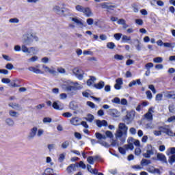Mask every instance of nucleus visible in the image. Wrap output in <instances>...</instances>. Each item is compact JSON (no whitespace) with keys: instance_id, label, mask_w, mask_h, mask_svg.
Returning a JSON list of instances; mask_svg holds the SVG:
<instances>
[{"instance_id":"obj_14","label":"nucleus","mask_w":175,"mask_h":175,"mask_svg":"<svg viewBox=\"0 0 175 175\" xmlns=\"http://www.w3.org/2000/svg\"><path fill=\"white\" fill-rule=\"evenodd\" d=\"M36 133H38V127L34 126L30 130L27 139L29 140H32V139L36 136Z\"/></svg>"},{"instance_id":"obj_21","label":"nucleus","mask_w":175,"mask_h":175,"mask_svg":"<svg viewBox=\"0 0 175 175\" xmlns=\"http://www.w3.org/2000/svg\"><path fill=\"white\" fill-rule=\"evenodd\" d=\"M116 84L114 85L115 90H121V85L124 84V82H122V79L118 78L116 80Z\"/></svg>"},{"instance_id":"obj_39","label":"nucleus","mask_w":175,"mask_h":175,"mask_svg":"<svg viewBox=\"0 0 175 175\" xmlns=\"http://www.w3.org/2000/svg\"><path fill=\"white\" fill-rule=\"evenodd\" d=\"M130 40L131 36L124 35L122 38V42H123L124 43H126V42H129Z\"/></svg>"},{"instance_id":"obj_50","label":"nucleus","mask_w":175,"mask_h":175,"mask_svg":"<svg viewBox=\"0 0 175 175\" xmlns=\"http://www.w3.org/2000/svg\"><path fill=\"white\" fill-rule=\"evenodd\" d=\"M63 117H65L66 118H70V117H72V116H73L72 114V113L70 112H65L64 113H62Z\"/></svg>"},{"instance_id":"obj_8","label":"nucleus","mask_w":175,"mask_h":175,"mask_svg":"<svg viewBox=\"0 0 175 175\" xmlns=\"http://www.w3.org/2000/svg\"><path fill=\"white\" fill-rule=\"evenodd\" d=\"M154 154H155V148L151 145H148L146 152L143 154V157L150 159L151 158V155H154Z\"/></svg>"},{"instance_id":"obj_45","label":"nucleus","mask_w":175,"mask_h":175,"mask_svg":"<svg viewBox=\"0 0 175 175\" xmlns=\"http://www.w3.org/2000/svg\"><path fill=\"white\" fill-rule=\"evenodd\" d=\"M146 94L147 99H149L150 100H151L152 99V93H151V91L148 90L146 91Z\"/></svg>"},{"instance_id":"obj_53","label":"nucleus","mask_w":175,"mask_h":175,"mask_svg":"<svg viewBox=\"0 0 175 175\" xmlns=\"http://www.w3.org/2000/svg\"><path fill=\"white\" fill-rule=\"evenodd\" d=\"M111 102H112L113 103H116V105H120V102H121V100L120 99V98L116 97V98H114L111 100Z\"/></svg>"},{"instance_id":"obj_40","label":"nucleus","mask_w":175,"mask_h":175,"mask_svg":"<svg viewBox=\"0 0 175 175\" xmlns=\"http://www.w3.org/2000/svg\"><path fill=\"white\" fill-rule=\"evenodd\" d=\"M75 9L76 10H77V12H80L81 13H83L84 12L85 8L80 5H76Z\"/></svg>"},{"instance_id":"obj_19","label":"nucleus","mask_w":175,"mask_h":175,"mask_svg":"<svg viewBox=\"0 0 175 175\" xmlns=\"http://www.w3.org/2000/svg\"><path fill=\"white\" fill-rule=\"evenodd\" d=\"M39 66H37L36 67H29V70L30 72H33V73H36V75H43V72L40 70L39 68Z\"/></svg>"},{"instance_id":"obj_37","label":"nucleus","mask_w":175,"mask_h":175,"mask_svg":"<svg viewBox=\"0 0 175 175\" xmlns=\"http://www.w3.org/2000/svg\"><path fill=\"white\" fill-rule=\"evenodd\" d=\"M107 47L110 50H114V49H116V44H114L113 42H108L107 44Z\"/></svg>"},{"instance_id":"obj_48","label":"nucleus","mask_w":175,"mask_h":175,"mask_svg":"<svg viewBox=\"0 0 175 175\" xmlns=\"http://www.w3.org/2000/svg\"><path fill=\"white\" fill-rule=\"evenodd\" d=\"M142 147H137L135 150V154L136 155H140L142 154Z\"/></svg>"},{"instance_id":"obj_1","label":"nucleus","mask_w":175,"mask_h":175,"mask_svg":"<svg viewBox=\"0 0 175 175\" xmlns=\"http://www.w3.org/2000/svg\"><path fill=\"white\" fill-rule=\"evenodd\" d=\"M33 40L35 42H39V37L38 36V33L33 30H30L24 33L22 36V42L24 44H27L29 46L31 43H33Z\"/></svg>"},{"instance_id":"obj_57","label":"nucleus","mask_w":175,"mask_h":175,"mask_svg":"<svg viewBox=\"0 0 175 175\" xmlns=\"http://www.w3.org/2000/svg\"><path fill=\"white\" fill-rule=\"evenodd\" d=\"M113 36L116 40H120L121 39V36H122V34L120 33H115Z\"/></svg>"},{"instance_id":"obj_3","label":"nucleus","mask_w":175,"mask_h":175,"mask_svg":"<svg viewBox=\"0 0 175 175\" xmlns=\"http://www.w3.org/2000/svg\"><path fill=\"white\" fill-rule=\"evenodd\" d=\"M128 132V127L124 123H120L118 129L115 133L116 140H120L121 143H124L126 140V133Z\"/></svg>"},{"instance_id":"obj_42","label":"nucleus","mask_w":175,"mask_h":175,"mask_svg":"<svg viewBox=\"0 0 175 175\" xmlns=\"http://www.w3.org/2000/svg\"><path fill=\"white\" fill-rule=\"evenodd\" d=\"M85 120L89 122H92L94 121V115L88 114Z\"/></svg>"},{"instance_id":"obj_31","label":"nucleus","mask_w":175,"mask_h":175,"mask_svg":"<svg viewBox=\"0 0 175 175\" xmlns=\"http://www.w3.org/2000/svg\"><path fill=\"white\" fill-rule=\"evenodd\" d=\"M150 164H151V161L147 160L146 159H143L141 161V165L142 166H147L148 165H150Z\"/></svg>"},{"instance_id":"obj_36","label":"nucleus","mask_w":175,"mask_h":175,"mask_svg":"<svg viewBox=\"0 0 175 175\" xmlns=\"http://www.w3.org/2000/svg\"><path fill=\"white\" fill-rule=\"evenodd\" d=\"M57 70V73H60V75H65L66 73V70L62 67H58Z\"/></svg>"},{"instance_id":"obj_34","label":"nucleus","mask_w":175,"mask_h":175,"mask_svg":"<svg viewBox=\"0 0 175 175\" xmlns=\"http://www.w3.org/2000/svg\"><path fill=\"white\" fill-rule=\"evenodd\" d=\"M125 150H133L135 146H133V144L129 143V144H126L124 146Z\"/></svg>"},{"instance_id":"obj_15","label":"nucleus","mask_w":175,"mask_h":175,"mask_svg":"<svg viewBox=\"0 0 175 175\" xmlns=\"http://www.w3.org/2000/svg\"><path fill=\"white\" fill-rule=\"evenodd\" d=\"M107 113L113 118H118V117H120V112L116 109H110L107 111Z\"/></svg>"},{"instance_id":"obj_46","label":"nucleus","mask_w":175,"mask_h":175,"mask_svg":"<svg viewBox=\"0 0 175 175\" xmlns=\"http://www.w3.org/2000/svg\"><path fill=\"white\" fill-rule=\"evenodd\" d=\"M38 59H39V57H38V56H33L28 59V62H36V61H38Z\"/></svg>"},{"instance_id":"obj_2","label":"nucleus","mask_w":175,"mask_h":175,"mask_svg":"<svg viewBox=\"0 0 175 175\" xmlns=\"http://www.w3.org/2000/svg\"><path fill=\"white\" fill-rule=\"evenodd\" d=\"M33 40L35 42H39V37L38 36V33L33 30H30L24 33L22 36V42L24 44H27L29 46L31 43H33Z\"/></svg>"},{"instance_id":"obj_12","label":"nucleus","mask_w":175,"mask_h":175,"mask_svg":"<svg viewBox=\"0 0 175 175\" xmlns=\"http://www.w3.org/2000/svg\"><path fill=\"white\" fill-rule=\"evenodd\" d=\"M72 73L76 76L79 80H83V70L78 67L72 69Z\"/></svg>"},{"instance_id":"obj_20","label":"nucleus","mask_w":175,"mask_h":175,"mask_svg":"<svg viewBox=\"0 0 175 175\" xmlns=\"http://www.w3.org/2000/svg\"><path fill=\"white\" fill-rule=\"evenodd\" d=\"M77 167V165L71 164L66 168V172L68 174H73V172H76V168Z\"/></svg>"},{"instance_id":"obj_61","label":"nucleus","mask_w":175,"mask_h":175,"mask_svg":"<svg viewBox=\"0 0 175 175\" xmlns=\"http://www.w3.org/2000/svg\"><path fill=\"white\" fill-rule=\"evenodd\" d=\"M88 163H90V165H94V157H89L87 159Z\"/></svg>"},{"instance_id":"obj_6","label":"nucleus","mask_w":175,"mask_h":175,"mask_svg":"<svg viewBox=\"0 0 175 175\" xmlns=\"http://www.w3.org/2000/svg\"><path fill=\"white\" fill-rule=\"evenodd\" d=\"M65 6H66L65 3H60L53 6V10L56 14H58V16L66 17V14H65V12H66L68 9H66Z\"/></svg>"},{"instance_id":"obj_38","label":"nucleus","mask_w":175,"mask_h":175,"mask_svg":"<svg viewBox=\"0 0 175 175\" xmlns=\"http://www.w3.org/2000/svg\"><path fill=\"white\" fill-rule=\"evenodd\" d=\"M9 23L11 24H18L20 23V20H18L17 18H10L9 20Z\"/></svg>"},{"instance_id":"obj_9","label":"nucleus","mask_w":175,"mask_h":175,"mask_svg":"<svg viewBox=\"0 0 175 175\" xmlns=\"http://www.w3.org/2000/svg\"><path fill=\"white\" fill-rule=\"evenodd\" d=\"M96 137L98 139V143H99V144H101V146H104V147H109V144L103 141L106 140L105 135H103L99 133H96Z\"/></svg>"},{"instance_id":"obj_7","label":"nucleus","mask_w":175,"mask_h":175,"mask_svg":"<svg viewBox=\"0 0 175 175\" xmlns=\"http://www.w3.org/2000/svg\"><path fill=\"white\" fill-rule=\"evenodd\" d=\"M42 69L45 73H49V75H52V76H58V72H57L54 66L49 67L46 65H42Z\"/></svg>"},{"instance_id":"obj_4","label":"nucleus","mask_w":175,"mask_h":175,"mask_svg":"<svg viewBox=\"0 0 175 175\" xmlns=\"http://www.w3.org/2000/svg\"><path fill=\"white\" fill-rule=\"evenodd\" d=\"M15 51H23L25 54H27V55H35L36 53H38V50H36V47L31 46L28 48L25 44H23L21 46L20 45H16L14 48Z\"/></svg>"},{"instance_id":"obj_16","label":"nucleus","mask_w":175,"mask_h":175,"mask_svg":"<svg viewBox=\"0 0 175 175\" xmlns=\"http://www.w3.org/2000/svg\"><path fill=\"white\" fill-rule=\"evenodd\" d=\"M152 113H154V107L149 108L148 112L145 114V118L148 121H152Z\"/></svg>"},{"instance_id":"obj_56","label":"nucleus","mask_w":175,"mask_h":175,"mask_svg":"<svg viewBox=\"0 0 175 175\" xmlns=\"http://www.w3.org/2000/svg\"><path fill=\"white\" fill-rule=\"evenodd\" d=\"M42 64H49L50 62V59L47 57L41 59Z\"/></svg>"},{"instance_id":"obj_29","label":"nucleus","mask_w":175,"mask_h":175,"mask_svg":"<svg viewBox=\"0 0 175 175\" xmlns=\"http://www.w3.org/2000/svg\"><path fill=\"white\" fill-rule=\"evenodd\" d=\"M5 124L8 125V126H14V120L13 119L8 118L5 120Z\"/></svg>"},{"instance_id":"obj_13","label":"nucleus","mask_w":175,"mask_h":175,"mask_svg":"<svg viewBox=\"0 0 175 175\" xmlns=\"http://www.w3.org/2000/svg\"><path fill=\"white\" fill-rule=\"evenodd\" d=\"M71 21H73V23H75V24H77L79 28H84V22L83 20L77 18V16L71 18Z\"/></svg>"},{"instance_id":"obj_33","label":"nucleus","mask_w":175,"mask_h":175,"mask_svg":"<svg viewBox=\"0 0 175 175\" xmlns=\"http://www.w3.org/2000/svg\"><path fill=\"white\" fill-rule=\"evenodd\" d=\"M70 122H71V124H72V125H79L80 124V123H79L78 118H72L70 120Z\"/></svg>"},{"instance_id":"obj_43","label":"nucleus","mask_w":175,"mask_h":175,"mask_svg":"<svg viewBox=\"0 0 175 175\" xmlns=\"http://www.w3.org/2000/svg\"><path fill=\"white\" fill-rule=\"evenodd\" d=\"M44 133V131H43V129H39L38 130H37L38 137H40L43 136Z\"/></svg>"},{"instance_id":"obj_18","label":"nucleus","mask_w":175,"mask_h":175,"mask_svg":"<svg viewBox=\"0 0 175 175\" xmlns=\"http://www.w3.org/2000/svg\"><path fill=\"white\" fill-rule=\"evenodd\" d=\"M8 106L12 107V109H14V110H18V111H21V110H23V107L18 103H10L8 104Z\"/></svg>"},{"instance_id":"obj_27","label":"nucleus","mask_w":175,"mask_h":175,"mask_svg":"<svg viewBox=\"0 0 175 175\" xmlns=\"http://www.w3.org/2000/svg\"><path fill=\"white\" fill-rule=\"evenodd\" d=\"M137 84L138 85H140L142 84V81H140V79H137L135 81H132L129 84V87L132 88V87H133V85H136Z\"/></svg>"},{"instance_id":"obj_10","label":"nucleus","mask_w":175,"mask_h":175,"mask_svg":"<svg viewBox=\"0 0 175 175\" xmlns=\"http://www.w3.org/2000/svg\"><path fill=\"white\" fill-rule=\"evenodd\" d=\"M159 131H161V133H166L168 136H173V131L169 126H159Z\"/></svg>"},{"instance_id":"obj_51","label":"nucleus","mask_w":175,"mask_h":175,"mask_svg":"<svg viewBox=\"0 0 175 175\" xmlns=\"http://www.w3.org/2000/svg\"><path fill=\"white\" fill-rule=\"evenodd\" d=\"M145 68L148 70H150V69H151V68H154V64H152V63H148V64H146L145 65Z\"/></svg>"},{"instance_id":"obj_52","label":"nucleus","mask_w":175,"mask_h":175,"mask_svg":"<svg viewBox=\"0 0 175 175\" xmlns=\"http://www.w3.org/2000/svg\"><path fill=\"white\" fill-rule=\"evenodd\" d=\"M162 98H163V95H162V94H158L156 95V100L159 102L161 100H162Z\"/></svg>"},{"instance_id":"obj_44","label":"nucleus","mask_w":175,"mask_h":175,"mask_svg":"<svg viewBox=\"0 0 175 175\" xmlns=\"http://www.w3.org/2000/svg\"><path fill=\"white\" fill-rule=\"evenodd\" d=\"M168 161H169L170 165H173L175 162V154H172L171 157H170Z\"/></svg>"},{"instance_id":"obj_54","label":"nucleus","mask_w":175,"mask_h":175,"mask_svg":"<svg viewBox=\"0 0 175 175\" xmlns=\"http://www.w3.org/2000/svg\"><path fill=\"white\" fill-rule=\"evenodd\" d=\"M53 170L51 168H46L44 170V174H53Z\"/></svg>"},{"instance_id":"obj_41","label":"nucleus","mask_w":175,"mask_h":175,"mask_svg":"<svg viewBox=\"0 0 175 175\" xmlns=\"http://www.w3.org/2000/svg\"><path fill=\"white\" fill-rule=\"evenodd\" d=\"M131 139L136 147H143L140 146V141L138 139H133V138H131Z\"/></svg>"},{"instance_id":"obj_62","label":"nucleus","mask_w":175,"mask_h":175,"mask_svg":"<svg viewBox=\"0 0 175 175\" xmlns=\"http://www.w3.org/2000/svg\"><path fill=\"white\" fill-rule=\"evenodd\" d=\"M48 148H49V151L54 150V148H55V144H48Z\"/></svg>"},{"instance_id":"obj_58","label":"nucleus","mask_w":175,"mask_h":175,"mask_svg":"<svg viewBox=\"0 0 175 175\" xmlns=\"http://www.w3.org/2000/svg\"><path fill=\"white\" fill-rule=\"evenodd\" d=\"M6 69H9V70H12L14 68V66L13 64L8 63L5 66Z\"/></svg>"},{"instance_id":"obj_59","label":"nucleus","mask_w":175,"mask_h":175,"mask_svg":"<svg viewBox=\"0 0 175 175\" xmlns=\"http://www.w3.org/2000/svg\"><path fill=\"white\" fill-rule=\"evenodd\" d=\"M62 148H68L69 147V142L66 141L62 144Z\"/></svg>"},{"instance_id":"obj_55","label":"nucleus","mask_w":175,"mask_h":175,"mask_svg":"<svg viewBox=\"0 0 175 175\" xmlns=\"http://www.w3.org/2000/svg\"><path fill=\"white\" fill-rule=\"evenodd\" d=\"M105 135H106L107 137H109L110 139L113 137V133H111V131H107L105 132Z\"/></svg>"},{"instance_id":"obj_11","label":"nucleus","mask_w":175,"mask_h":175,"mask_svg":"<svg viewBox=\"0 0 175 175\" xmlns=\"http://www.w3.org/2000/svg\"><path fill=\"white\" fill-rule=\"evenodd\" d=\"M135 114L136 112L135 111H131L129 112H127L126 115V122L127 124H131V122L133 121V118H135Z\"/></svg>"},{"instance_id":"obj_49","label":"nucleus","mask_w":175,"mask_h":175,"mask_svg":"<svg viewBox=\"0 0 175 175\" xmlns=\"http://www.w3.org/2000/svg\"><path fill=\"white\" fill-rule=\"evenodd\" d=\"M114 58L115 59H118V61H122V59H124V57L122 56V55H114Z\"/></svg>"},{"instance_id":"obj_23","label":"nucleus","mask_w":175,"mask_h":175,"mask_svg":"<svg viewBox=\"0 0 175 175\" xmlns=\"http://www.w3.org/2000/svg\"><path fill=\"white\" fill-rule=\"evenodd\" d=\"M59 103H61V102H59V100L53 102V103L52 104V107H53V109H55V110H62V109H64V107H62V106H61V105Z\"/></svg>"},{"instance_id":"obj_63","label":"nucleus","mask_w":175,"mask_h":175,"mask_svg":"<svg viewBox=\"0 0 175 175\" xmlns=\"http://www.w3.org/2000/svg\"><path fill=\"white\" fill-rule=\"evenodd\" d=\"M149 90H151V91L155 94L157 92V90H155V87H154V85H148Z\"/></svg>"},{"instance_id":"obj_25","label":"nucleus","mask_w":175,"mask_h":175,"mask_svg":"<svg viewBox=\"0 0 175 175\" xmlns=\"http://www.w3.org/2000/svg\"><path fill=\"white\" fill-rule=\"evenodd\" d=\"M96 125L98 128H102V126H107V121L106 120H96Z\"/></svg>"},{"instance_id":"obj_64","label":"nucleus","mask_w":175,"mask_h":175,"mask_svg":"<svg viewBox=\"0 0 175 175\" xmlns=\"http://www.w3.org/2000/svg\"><path fill=\"white\" fill-rule=\"evenodd\" d=\"M167 122H175V116H172L167 119Z\"/></svg>"},{"instance_id":"obj_28","label":"nucleus","mask_w":175,"mask_h":175,"mask_svg":"<svg viewBox=\"0 0 175 175\" xmlns=\"http://www.w3.org/2000/svg\"><path fill=\"white\" fill-rule=\"evenodd\" d=\"M94 86L95 87V88H96L97 90H102V88H103L105 87V82H103V81H100L98 83H96L94 85Z\"/></svg>"},{"instance_id":"obj_17","label":"nucleus","mask_w":175,"mask_h":175,"mask_svg":"<svg viewBox=\"0 0 175 175\" xmlns=\"http://www.w3.org/2000/svg\"><path fill=\"white\" fill-rule=\"evenodd\" d=\"M102 9H106L107 10H111L112 8H116L115 5H112L111 3L104 2L100 4Z\"/></svg>"},{"instance_id":"obj_24","label":"nucleus","mask_w":175,"mask_h":175,"mask_svg":"<svg viewBox=\"0 0 175 175\" xmlns=\"http://www.w3.org/2000/svg\"><path fill=\"white\" fill-rule=\"evenodd\" d=\"M83 13L86 17H91L93 16L92 12L90 8H85Z\"/></svg>"},{"instance_id":"obj_32","label":"nucleus","mask_w":175,"mask_h":175,"mask_svg":"<svg viewBox=\"0 0 175 175\" xmlns=\"http://www.w3.org/2000/svg\"><path fill=\"white\" fill-rule=\"evenodd\" d=\"M153 62H154V64H161L163 62V58L161 57H155L153 59Z\"/></svg>"},{"instance_id":"obj_5","label":"nucleus","mask_w":175,"mask_h":175,"mask_svg":"<svg viewBox=\"0 0 175 175\" xmlns=\"http://www.w3.org/2000/svg\"><path fill=\"white\" fill-rule=\"evenodd\" d=\"M62 88L67 92L77 91V90L81 88V86H80V84L77 82L67 81L62 85Z\"/></svg>"},{"instance_id":"obj_47","label":"nucleus","mask_w":175,"mask_h":175,"mask_svg":"<svg viewBox=\"0 0 175 175\" xmlns=\"http://www.w3.org/2000/svg\"><path fill=\"white\" fill-rule=\"evenodd\" d=\"M137 44L135 45L136 49L137 50V51H140V50H142V42H140L139 40H137Z\"/></svg>"},{"instance_id":"obj_35","label":"nucleus","mask_w":175,"mask_h":175,"mask_svg":"<svg viewBox=\"0 0 175 175\" xmlns=\"http://www.w3.org/2000/svg\"><path fill=\"white\" fill-rule=\"evenodd\" d=\"M96 80V78L95 77H91L89 80H88V85H92L94 84V81Z\"/></svg>"},{"instance_id":"obj_22","label":"nucleus","mask_w":175,"mask_h":175,"mask_svg":"<svg viewBox=\"0 0 175 175\" xmlns=\"http://www.w3.org/2000/svg\"><path fill=\"white\" fill-rule=\"evenodd\" d=\"M157 159L159 161H161V162H163V163H167V161L166 160V156H165L162 153H157Z\"/></svg>"},{"instance_id":"obj_30","label":"nucleus","mask_w":175,"mask_h":175,"mask_svg":"<svg viewBox=\"0 0 175 175\" xmlns=\"http://www.w3.org/2000/svg\"><path fill=\"white\" fill-rule=\"evenodd\" d=\"M87 169L88 170V172H90V173H91L92 174H97V173H98V170L92 169L91 165H87Z\"/></svg>"},{"instance_id":"obj_26","label":"nucleus","mask_w":175,"mask_h":175,"mask_svg":"<svg viewBox=\"0 0 175 175\" xmlns=\"http://www.w3.org/2000/svg\"><path fill=\"white\" fill-rule=\"evenodd\" d=\"M9 116H10V117H12L13 118H17L18 116H20V113L14 110H10Z\"/></svg>"},{"instance_id":"obj_60","label":"nucleus","mask_w":175,"mask_h":175,"mask_svg":"<svg viewBox=\"0 0 175 175\" xmlns=\"http://www.w3.org/2000/svg\"><path fill=\"white\" fill-rule=\"evenodd\" d=\"M119 152H120V154H122V155H125V147L122 148V147H119L118 148Z\"/></svg>"}]
</instances>
